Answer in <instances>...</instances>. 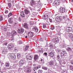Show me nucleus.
<instances>
[{
  "label": "nucleus",
  "mask_w": 73,
  "mask_h": 73,
  "mask_svg": "<svg viewBox=\"0 0 73 73\" xmlns=\"http://www.w3.org/2000/svg\"><path fill=\"white\" fill-rule=\"evenodd\" d=\"M28 38L30 39H31V38L33 37V36H34V33L32 32L31 31L29 32L28 33Z\"/></svg>",
  "instance_id": "nucleus-1"
},
{
  "label": "nucleus",
  "mask_w": 73,
  "mask_h": 73,
  "mask_svg": "<svg viewBox=\"0 0 73 73\" xmlns=\"http://www.w3.org/2000/svg\"><path fill=\"white\" fill-rule=\"evenodd\" d=\"M15 44L13 43H10L8 46V48L9 50H13V47H14Z\"/></svg>",
  "instance_id": "nucleus-2"
},
{
  "label": "nucleus",
  "mask_w": 73,
  "mask_h": 73,
  "mask_svg": "<svg viewBox=\"0 0 73 73\" xmlns=\"http://www.w3.org/2000/svg\"><path fill=\"white\" fill-rule=\"evenodd\" d=\"M1 50L3 54H7V52H8V49L7 48H4L3 50Z\"/></svg>",
  "instance_id": "nucleus-3"
},
{
  "label": "nucleus",
  "mask_w": 73,
  "mask_h": 73,
  "mask_svg": "<svg viewBox=\"0 0 73 73\" xmlns=\"http://www.w3.org/2000/svg\"><path fill=\"white\" fill-rule=\"evenodd\" d=\"M10 56L11 57V59L12 60L16 59V55L13 53L10 54Z\"/></svg>",
  "instance_id": "nucleus-4"
},
{
  "label": "nucleus",
  "mask_w": 73,
  "mask_h": 73,
  "mask_svg": "<svg viewBox=\"0 0 73 73\" xmlns=\"http://www.w3.org/2000/svg\"><path fill=\"white\" fill-rule=\"evenodd\" d=\"M18 32L19 33H23L24 32V29L21 27H19L18 28Z\"/></svg>",
  "instance_id": "nucleus-5"
},
{
  "label": "nucleus",
  "mask_w": 73,
  "mask_h": 73,
  "mask_svg": "<svg viewBox=\"0 0 73 73\" xmlns=\"http://www.w3.org/2000/svg\"><path fill=\"white\" fill-rule=\"evenodd\" d=\"M53 41L55 43V44H57V43H58V42H59V40L58 39V38L57 37H54L53 39Z\"/></svg>",
  "instance_id": "nucleus-6"
},
{
  "label": "nucleus",
  "mask_w": 73,
  "mask_h": 73,
  "mask_svg": "<svg viewBox=\"0 0 73 73\" xmlns=\"http://www.w3.org/2000/svg\"><path fill=\"white\" fill-rule=\"evenodd\" d=\"M26 58L28 60H31L32 59V56H31V54H28L27 55Z\"/></svg>",
  "instance_id": "nucleus-7"
},
{
  "label": "nucleus",
  "mask_w": 73,
  "mask_h": 73,
  "mask_svg": "<svg viewBox=\"0 0 73 73\" xmlns=\"http://www.w3.org/2000/svg\"><path fill=\"white\" fill-rule=\"evenodd\" d=\"M66 32H71V31H72V28L70 27H67L66 29Z\"/></svg>",
  "instance_id": "nucleus-8"
},
{
  "label": "nucleus",
  "mask_w": 73,
  "mask_h": 73,
  "mask_svg": "<svg viewBox=\"0 0 73 73\" xmlns=\"http://www.w3.org/2000/svg\"><path fill=\"white\" fill-rule=\"evenodd\" d=\"M34 60L35 62H37L38 59V56L37 55H35L34 57Z\"/></svg>",
  "instance_id": "nucleus-9"
},
{
  "label": "nucleus",
  "mask_w": 73,
  "mask_h": 73,
  "mask_svg": "<svg viewBox=\"0 0 73 73\" xmlns=\"http://www.w3.org/2000/svg\"><path fill=\"white\" fill-rule=\"evenodd\" d=\"M66 9L64 8L61 7L60 9V13H64L65 12Z\"/></svg>",
  "instance_id": "nucleus-10"
},
{
  "label": "nucleus",
  "mask_w": 73,
  "mask_h": 73,
  "mask_svg": "<svg viewBox=\"0 0 73 73\" xmlns=\"http://www.w3.org/2000/svg\"><path fill=\"white\" fill-rule=\"evenodd\" d=\"M17 34V33L16 31H15L14 30H12V31L11 32V35L12 36H15V35H16Z\"/></svg>",
  "instance_id": "nucleus-11"
},
{
  "label": "nucleus",
  "mask_w": 73,
  "mask_h": 73,
  "mask_svg": "<svg viewBox=\"0 0 73 73\" xmlns=\"http://www.w3.org/2000/svg\"><path fill=\"white\" fill-rule=\"evenodd\" d=\"M23 26L24 28H26V29H27V30H29V27H28V26L27 23H25L23 25Z\"/></svg>",
  "instance_id": "nucleus-12"
},
{
  "label": "nucleus",
  "mask_w": 73,
  "mask_h": 73,
  "mask_svg": "<svg viewBox=\"0 0 73 73\" xmlns=\"http://www.w3.org/2000/svg\"><path fill=\"white\" fill-rule=\"evenodd\" d=\"M56 19H57V20L58 21V22H60V21H61L62 20V18H61V17L60 16H58L56 17Z\"/></svg>",
  "instance_id": "nucleus-13"
},
{
  "label": "nucleus",
  "mask_w": 73,
  "mask_h": 73,
  "mask_svg": "<svg viewBox=\"0 0 73 73\" xmlns=\"http://www.w3.org/2000/svg\"><path fill=\"white\" fill-rule=\"evenodd\" d=\"M24 60H21L19 62V64L20 65H22L24 64Z\"/></svg>",
  "instance_id": "nucleus-14"
},
{
  "label": "nucleus",
  "mask_w": 73,
  "mask_h": 73,
  "mask_svg": "<svg viewBox=\"0 0 73 73\" xmlns=\"http://www.w3.org/2000/svg\"><path fill=\"white\" fill-rule=\"evenodd\" d=\"M9 62H6L5 65L6 67L7 68V69H9Z\"/></svg>",
  "instance_id": "nucleus-15"
},
{
  "label": "nucleus",
  "mask_w": 73,
  "mask_h": 73,
  "mask_svg": "<svg viewBox=\"0 0 73 73\" xmlns=\"http://www.w3.org/2000/svg\"><path fill=\"white\" fill-rule=\"evenodd\" d=\"M54 4L56 5H59L60 3H59V1H57L56 0L54 1Z\"/></svg>",
  "instance_id": "nucleus-16"
},
{
  "label": "nucleus",
  "mask_w": 73,
  "mask_h": 73,
  "mask_svg": "<svg viewBox=\"0 0 73 73\" xmlns=\"http://www.w3.org/2000/svg\"><path fill=\"white\" fill-rule=\"evenodd\" d=\"M33 29L34 31H35V32H38V29L36 27H35L33 28Z\"/></svg>",
  "instance_id": "nucleus-17"
},
{
  "label": "nucleus",
  "mask_w": 73,
  "mask_h": 73,
  "mask_svg": "<svg viewBox=\"0 0 73 73\" xmlns=\"http://www.w3.org/2000/svg\"><path fill=\"white\" fill-rule=\"evenodd\" d=\"M68 67H69V69L71 70H72L73 71V66L70 65H69L68 66Z\"/></svg>",
  "instance_id": "nucleus-18"
},
{
  "label": "nucleus",
  "mask_w": 73,
  "mask_h": 73,
  "mask_svg": "<svg viewBox=\"0 0 73 73\" xmlns=\"http://www.w3.org/2000/svg\"><path fill=\"white\" fill-rule=\"evenodd\" d=\"M54 64V61H51L49 62V65L51 66H52Z\"/></svg>",
  "instance_id": "nucleus-19"
},
{
  "label": "nucleus",
  "mask_w": 73,
  "mask_h": 73,
  "mask_svg": "<svg viewBox=\"0 0 73 73\" xmlns=\"http://www.w3.org/2000/svg\"><path fill=\"white\" fill-rule=\"evenodd\" d=\"M9 23H11V24L13 23V18H9Z\"/></svg>",
  "instance_id": "nucleus-20"
},
{
  "label": "nucleus",
  "mask_w": 73,
  "mask_h": 73,
  "mask_svg": "<svg viewBox=\"0 0 73 73\" xmlns=\"http://www.w3.org/2000/svg\"><path fill=\"white\" fill-rule=\"evenodd\" d=\"M49 56H50L51 57H53L54 54V52H51L49 53Z\"/></svg>",
  "instance_id": "nucleus-21"
},
{
  "label": "nucleus",
  "mask_w": 73,
  "mask_h": 73,
  "mask_svg": "<svg viewBox=\"0 0 73 73\" xmlns=\"http://www.w3.org/2000/svg\"><path fill=\"white\" fill-rule=\"evenodd\" d=\"M60 57H64L65 56H66V54H60Z\"/></svg>",
  "instance_id": "nucleus-22"
},
{
  "label": "nucleus",
  "mask_w": 73,
  "mask_h": 73,
  "mask_svg": "<svg viewBox=\"0 0 73 73\" xmlns=\"http://www.w3.org/2000/svg\"><path fill=\"white\" fill-rule=\"evenodd\" d=\"M34 4L35 1H34L33 0H32L30 2V5L32 6V5H34Z\"/></svg>",
  "instance_id": "nucleus-23"
},
{
  "label": "nucleus",
  "mask_w": 73,
  "mask_h": 73,
  "mask_svg": "<svg viewBox=\"0 0 73 73\" xmlns=\"http://www.w3.org/2000/svg\"><path fill=\"white\" fill-rule=\"evenodd\" d=\"M71 50H72V49L70 47H68L67 48H66V50L68 52H70V51H71Z\"/></svg>",
  "instance_id": "nucleus-24"
},
{
  "label": "nucleus",
  "mask_w": 73,
  "mask_h": 73,
  "mask_svg": "<svg viewBox=\"0 0 73 73\" xmlns=\"http://www.w3.org/2000/svg\"><path fill=\"white\" fill-rule=\"evenodd\" d=\"M29 45H27L25 47V51H26L27 50H28V49L29 48Z\"/></svg>",
  "instance_id": "nucleus-25"
},
{
  "label": "nucleus",
  "mask_w": 73,
  "mask_h": 73,
  "mask_svg": "<svg viewBox=\"0 0 73 73\" xmlns=\"http://www.w3.org/2000/svg\"><path fill=\"white\" fill-rule=\"evenodd\" d=\"M25 12L26 15H27V14H28L29 13V11L28 10H25Z\"/></svg>",
  "instance_id": "nucleus-26"
},
{
  "label": "nucleus",
  "mask_w": 73,
  "mask_h": 73,
  "mask_svg": "<svg viewBox=\"0 0 73 73\" xmlns=\"http://www.w3.org/2000/svg\"><path fill=\"white\" fill-rule=\"evenodd\" d=\"M38 51L39 53H40L41 54H42L43 53V50H42V48H41V50H38Z\"/></svg>",
  "instance_id": "nucleus-27"
},
{
  "label": "nucleus",
  "mask_w": 73,
  "mask_h": 73,
  "mask_svg": "<svg viewBox=\"0 0 73 73\" xmlns=\"http://www.w3.org/2000/svg\"><path fill=\"white\" fill-rule=\"evenodd\" d=\"M17 56L18 58H20V57H21V54L18 53L17 54Z\"/></svg>",
  "instance_id": "nucleus-28"
},
{
  "label": "nucleus",
  "mask_w": 73,
  "mask_h": 73,
  "mask_svg": "<svg viewBox=\"0 0 73 73\" xmlns=\"http://www.w3.org/2000/svg\"><path fill=\"white\" fill-rule=\"evenodd\" d=\"M40 68V66H37L35 67V70H37V69H39V68Z\"/></svg>",
  "instance_id": "nucleus-29"
},
{
  "label": "nucleus",
  "mask_w": 73,
  "mask_h": 73,
  "mask_svg": "<svg viewBox=\"0 0 73 73\" xmlns=\"http://www.w3.org/2000/svg\"><path fill=\"white\" fill-rule=\"evenodd\" d=\"M14 25L15 26L16 25L17 26H18V25H19L18 22L17 21L15 22L14 23Z\"/></svg>",
  "instance_id": "nucleus-30"
},
{
  "label": "nucleus",
  "mask_w": 73,
  "mask_h": 73,
  "mask_svg": "<svg viewBox=\"0 0 73 73\" xmlns=\"http://www.w3.org/2000/svg\"><path fill=\"white\" fill-rule=\"evenodd\" d=\"M48 15V14H45L44 15L43 17H49V15Z\"/></svg>",
  "instance_id": "nucleus-31"
},
{
  "label": "nucleus",
  "mask_w": 73,
  "mask_h": 73,
  "mask_svg": "<svg viewBox=\"0 0 73 73\" xmlns=\"http://www.w3.org/2000/svg\"><path fill=\"white\" fill-rule=\"evenodd\" d=\"M61 54H66V53L65 52V50H62L61 52Z\"/></svg>",
  "instance_id": "nucleus-32"
},
{
  "label": "nucleus",
  "mask_w": 73,
  "mask_h": 73,
  "mask_svg": "<svg viewBox=\"0 0 73 73\" xmlns=\"http://www.w3.org/2000/svg\"><path fill=\"white\" fill-rule=\"evenodd\" d=\"M43 28H47V27H46V24H44L43 26Z\"/></svg>",
  "instance_id": "nucleus-33"
},
{
  "label": "nucleus",
  "mask_w": 73,
  "mask_h": 73,
  "mask_svg": "<svg viewBox=\"0 0 73 73\" xmlns=\"http://www.w3.org/2000/svg\"><path fill=\"white\" fill-rule=\"evenodd\" d=\"M42 69H44V70H46L48 69V68H47L46 67H42Z\"/></svg>",
  "instance_id": "nucleus-34"
},
{
  "label": "nucleus",
  "mask_w": 73,
  "mask_h": 73,
  "mask_svg": "<svg viewBox=\"0 0 73 73\" xmlns=\"http://www.w3.org/2000/svg\"><path fill=\"white\" fill-rule=\"evenodd\" d=\"M34 23V22L33 21H31L30 22V25H33V23Z\"/></svg>",
  "instance_id": "nucleus-35"
},
{
  "label": "nucleus",
  "mask_w": 73,
  "mask_h": 73,
  "mask_svg": "<svg viewBox=\"0 0 73 73\" xmlns=\"http://www.w3.org/2000/svg\"><path fill=\"white\" fill-rule=\"evenodd\" d=\"M6 70V68H3L2 69V72H5Z\"/></svg>",
  "instance_id": "nucleus-36"
},
{
  "label": "nucleus",
  "mask_w": 73,
  "mask_h": 73,
  "mask_svg": "<svg viewBox=\"0 0 73 73\" xmlns=\"http://www.w3.org/2000/svg\"><path fill=\"white\" fill-rule=\"evenodd\" d=\"M12 16V13L11 12H10L9 13L8 15V16L9 17L10 16Z\"/></svg>",
  "instance_id": "nucleus-37"
},
{
  "label": "nucleus",
  "mask_w": 73,
  "mask_h": 73,
  "mask_svg": "<svg viewBox=\"0 0 73 73\" xmlns=\"http://www.w3.org/2000/svg\"><path fill=\"white\" fill-rule=\"evenodd\" d=\"M43 71L42 70H38V73H42Z\"/></svg>",
  "instance_id": "nucleus-38"
},
{
  "label": "nucleus",
  "mask_w": 73,
  "mask_h": 73,
  "mask_svg": "<svg viewBox=\"0 0 73 73\" xmlns=\"http://www.w3.org/2000/svg\"><path fill=\"white\" fill-rule=\"evenodd\" d=\"M69 37H70L71 38H72V37H73V35H72V34H70L69 35Z\"/></svg>",
  "instance_id": "nucleus-39"
},
{
  "label": "nucleus",
  "mask_w": 73,
  "mask_h": 73,
  "mask_svg": "<svg viewBox=\"0 0 73 73\" xmlns=\"http://www.w3.org/2000/svg\"><path fill=\"white\" fill-rule=\"evenodd\" d=\"M26 72H28V73H30L31 72V70L29 69H27L26 70Z\"/></svg>",
  "instance_id": "nucleus-40"
},
{
  "label": "nucleus",
  "mask_w": 73,
  "mask_h": 73,
  "mask_svg": "<svg viewBox=\"0 0 73 73\" xmlns=\"http://www.w3.org/2000/svg\"><path fill=\"white\" fill-rule=\"evenodd\" d=\"M7 27H4V31H7Z\"/></svg>",
  "instance_id": "nucleus-41"
},
{
  "label": "nucleus",
  "mask_w": 73,
  "mask_h": 73,
  "mask_svg": "<svg viewBox=\"0 0 73 73\" xmlns=\"http://www.w3.org/2000/svg\"><path fill=\"white\" fill-rule=\"evenodd\" d=\"M70 62L71 64H72V65H73V60H70Z\"/></svg>",
  "instance_id": "nucleus-42"
},
{
  "label": "nucleus",
  "mask_w": 73,
  "mask_h": 73,
  "mask_svg": "<svg viewBox=\"0 0 73 73\" xmlns=\"http://www.w3.org/2000/svg\"><path fill=\"white\" fill-rule=\"evenodd\" d=\"M67 17H66V16H64L63 17V20H66V19Z\"/></svg>",
  "instance_id": "nucleus-43"
},
{
  "label": "nucleus",
  "mask_w": 73,
  "mask_h": 73,
  "mask_svg": "<svg viewBox=\"0 0 73 73\" xmlns=\"http://www.w3.org/2000/svg\"><path fill=\"white\" fill-rule=\"evenodd\" d=\"M3 17L2 16H1L0 17V21H3Z\"/></svg>",
  "instance_id": "nucleus-44"
},
{
  "label": "nucleus",
  "mask_w": 73,
  "mask_h": 73,
  "mask_svg": "<svg viewBox=\"0 0 73 73\" xmlns=\"http://www.w3.org/2000/svg\"><path fill=\"white\" fill-rule=\"evenodd\" d=\"M62 47H63V48L66 47V45L65 44V43H64L62 44Z\"/></svg>",
  "instance_id": "nucleus-45"
},
{
  "label": "nucleus",
  "mask_w": 73,
  "mask_h": 73,
  "mask_svg": "<svg viewBox=\"0 0 73 73\" xmlns=\"http://www.w3.org/2000/svg\"><path fill=\"white\" fill-rule=\"evenodd\" d=\"M19 44H22L23 42H22V41L21 40H19L18 42Z\"/></svg>",
  "instance_id": "nucleus-46"
},
{
  "label": "nucleus",
  "mask_w": 73,
  "mask_h": 73,
  "mask_svg": "<svg viewBox=\"0 0 73 73\" xmlns=\"http://www.w3.org/2000/svg\"><path fill=\"white\" fill-rule=\"evenodd\" d=\"M39 40L40 41H44V39L43 38H40Z\"/></svg>",
  "instance_id": "nucleus-47"
},
{
  "label": "nucleus",
  "mask_w": 73,
  "mask_h": 73,
  "mask_svg": "<svg viewBox=\"0 0 73 73\" xmlns=\"http://www.w3.org/2000/svg\"><path fill=\"white\" fill-rule=\"evenodd\" d=\"M52 0H47V1L48 2V3H52Z\"/></svg>",
  "instance_id": "nucleus-48"
},
{
  "label": "nucleus",
  "mask_w": 73,
  "mask_h": 73,
  "mask_svg": "<svg viewBox=\"0 0 73 73\" xmlns=\"http://www.w3.org/2000/svg\"><path fill=\"white\" fill-rule=\"evenodd\" d=\"M8 12V10H5V13L6 14H7Z\"/></svg>",
  "instance_id": "nucleus-49"
},
{
  "label": "nucleus",
  "mask_w": 73,
  "mask_h": 73,
  "mask_svg": "<svg viewBox=\"0 0 73 73\" xmlns=\"http://www.w3.org/2000/svg\"><path fill=\"white\" fill-rule=\"evenodd\" d=\"M11 41H13V40H14V38L13 37H11Z\"/></svg>",
  "instance_id": "nucleus-50"
},
{
  "label": "nucleus",
  "mask_w": 73,
  "mask_h": 73,
  "mask_svg": "<svg viewBox=\"0 0 73 73\" xmlns=\"http://www.w3.org/2000/svg\"><path fill=\"white\" fill-rule=\"evenodd\" d=\"M40 64H43L44 62V61H40Z\"/></svg>",
  "instance_id": "nucleus-51"
},
{
  "label": "nucleus",
  "mask_w": 73,
  "mask_h": 73,
  "mask_svg": "<svg viewBox=\"0 0 73 73\" xmlns=\"http://www.w3.org/2000/svg\"><path fill=\"white\" fill-rule=\"evenodd\" d=\"M50 21V23H52V19H51L49 18V19Z\"/></svg>",
  "instance_id": "nucleus-52"
},
{
  "label": "nucleus",
  "mask_w": 73,
  "mask_h": 73,
  "mask_svg": "<svg viewBox=\"0 0 73 73\" xmlns=\"http://www.w3.org/2000/svg\"><path fill=\"white\" fill-rule=\"evenodd\" d=\"M57 58L58 59H59L60 58V55H57Z\"/></svg>",
  "instance_id": "nucleus-53"
},
{
  "label": "nucleus",
  "mask_w": 73,
  "mask_h": 73,
  "mask_svg": "<svg viewBox=\"0 0 73 73\" xmlns=\"http://www.w3.org/2000/svg\"><path fill=\"white\" fill-rule=\"evenodd\" d=\"M63 73H68L67 71L66 70H64L63 71Z\"/></svg>",
  "instance_id": "nucleus-54"
},
{
  "label": "nucleus",
  "mask_w": 73,
  "mask_h": 73,
  "mask_svg": "<svg viewBox=\"0 0 73 73\" xmlns=\"http://www.w3.org/2000/svg\"><path fill=\"white\" fill-rule=\"evenodd\" d=\"M51 29L52 30H53L54 29V27H51Z\"/></svg>",
  "instance_id": "nucleus-55"
},
{
  "label": "nucleus",
  "mask_w": 73,
  "mask_h": 73,
  "mask_svg": "<svg viewBox=\"0 0 73 73\" xmlns=\"http://www.w3.org/2000/svg\"><path fill=\"white\" fill-rule=\"evenodd\" d=\"M50 47L51 49H52L53 48V45H50Z\"/></svg>",
  "instance_id": "nucleus-56"
},
{
  "label": "nucleus",
  "mask_w": 73,
  "mask_h": 73,
  "mask_svg": "<svg viewBox=\"0 0 73 73\" xmlns=\"http://www.w3.org/2000/svg\"><path fill=\"white\" fill-rule=\"evenodd\" d=\"M40 61H44V58H42L40 60Z\"/></svg>",
  "instance_id": "nucleus-57"
},
{
  "label": "nucleus",
  "mask_w": 73,
  "mask_h": 73,
  "mask_svg": "<svg viewBox=\"0 0 73 73\" xmlns=\"http://www.w3.org/2000/svg\"><path fill=\"white\" fill-rule=\"evenodd\" d=\"M43 39L44 40H46V37H45L43 38Z\"/></svg>",
  "instance_id": "nucleus-58"
},
{
  "label": "nucleus",
  "mask_w": 73,
  "mask_h": 73,
  "mask_svg": "<svg viewBox=\"0 0 73 73\" xmlns=\"http://www.w3.org/2000/svg\"><path fill=\"white\" fill-rule=\"evenodd\" d=\"M21 17H25V15L24 14V15H21Z\"/></svg>",
  "instance_id": "nucleus-59"
},
{
  "label": "nucleus",
  "mask_w": 73,
  "mask_h": 73,
  "mask_svg": "<svg viewBox=\"0 0 73 73\" xmlns=\"http://www.w3.org/2000/svg\"><path fill=\"white\" fill-rule=\"evenodd\" d=\"M44 20H47L46 21H47V22H48V18H44Z\"/></svg>",
  "instance_id": "nucleus-60"
},
{
  "label": "nucleus",
  "mask_w": 73,
  "mask_h": 73,
  "mask_svg": "<svg viewBox=\"0 0 73 73\" xmlns=\"http://www.w3.org/2000/svg\"><path fill=\"white\" fill-rule=\"evenodd\" d=\"M57 51L58 52H61V50H59L58 49L57 50Z\"/></svg>",
  "instance_id": "nucleus-61"
},
{
  "label": "nucleus",
  "mask_w": 73,
  "mask_h": 73,
  "mask_svg": "<svg viewBox=\"0 0 73 73\" xmlns=\"http://www.w3.org/2000/svg\"><path fill=\"white\" fill-rule=\"evenodd\" d=\"M44 54H45L46 56H47V53L46 52H45Z\"/></svg>",
  "instance_id": "nucleus-62"
},
{
  "label": "nucleus",
  "mask_w": 73,
  "mask_h": 73,
  "mask_svg": "<svg viewBox=\"0 0 73 73\" xmlns=\"http://www.w3.org/2000/svg\"><path fill=\"white\" fill-rule=\"evenodd\" d=\"M71 39L72 41H73V36L71 38Z\"/></svg>",
  "instance_id": "nucleus-63"
},
{
  "label": "nucleus",
  "mask_w": 73,
  "mask_h": 73,
  "mask_svg": "<svg viewBox=\"0 0 73 73\" xmlns=\"http://www.w3.org/2000/svg\"><path fill=\"white\" fill-rule=\"evenodd\" d=\"M8 5H11V3H8Z\"/></svg>",
  "instance_id": "nucleus-64"
}]
</instances>
